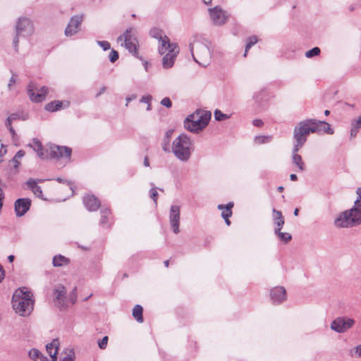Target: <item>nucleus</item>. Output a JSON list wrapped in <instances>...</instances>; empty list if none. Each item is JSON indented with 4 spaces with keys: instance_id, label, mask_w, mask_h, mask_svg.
<instances>
[{
    "instance_id": "1",
    "label": "nucleus",
    "mask_w": 361,
    "mask_h": 361,
    "mask_svg": "<svg viewBox=\"0 0 361 361\" xmlns=\"http://www.w3.org/2000/svg\"><path fill=\"white\" fill-rule=\"evenodd\" d=\"M321 131L330 135L334 133V130L328 123L316 119L304 120L299 122L295 127L293 130L295 142L292 150V162L298 167L299 171H305V166L302 157L298 154V151L305 145L307 136L310 133Z\"/></svg>"
},
{
    "instance_id": "2",
    "label": "nucleus",
    "mask_w": 361,
    "mask_h": 361,
    "mask_svg": "<svg viewBox=\"0 0 361 361\" xmlns=\"http://www.w3.org/2000/svg\"><path fill=\"white\" fill-rule=\"evenodd\" d=\"M34 295L26 287L18 288L12 298V307L16 314L21 317H28L34 309Z\"/></svg>"
},
{
    "instance_id": "3",
    "label": "nucleus",
    "mask_w": 361,
    "mask_h": 361,
    "mask_svg": "<svg viewBox=\"0 0 361 361\" xmlns=\"http://www.w3.org/2000/svg\"><path fill=\"white\" fill-rule=\"evenodd\" d=\"M336 228H352L361 224V202L355 200L354 205L350 209L338 214L334 219Z\"/></svg>"
},
{
    "instance_id": "4",
    "label": "nucleus",
    "mask_w": 361,
    "mask_h": 361,
    "mask_svg": "<svg viewBox=\"0 0 361 361\" xmlns=\"http://www.w3.org/2000/svg\"><path fill=\"white\" fill-rule=\"evenodd\" d=\"M171 149L178 160L186 162L190 159L193 152L192 142L190 137L183 133L173 140Z\"/></svg>"
},
{
    "instance_id": "5",
    "label": "nucleus",
    "mask_w": 361,
    "mask_h": 361,
    "mask_svg": "<svg viewBox=\"0 0 361 361\" xmlns=\"http://www.w3.org/2000/svg\"><path fill=\"white\" fill-rule=\"evenodd\" d=\"M211 116L210 111L197 109L186 117L184 126L190 132H198L208 125Z\"/></svg>"
},
{
    "instance_id": "6",
    "label": "nucleus",
    "mask_w": 361,
    "mask_h": 361,
    "mask_svg": "<svg viewBox=\"0 0 361 361\" xmlns=\"http://www.w3.org/2000/svg\"><path fill=\"white\" fill-rule=\"evenodd\" d=\"M190 51L194 61L204 66L206 65L201 63V61H205L207 62L211 56V52L207 45L201 41L198 37L195 36L191 39L189 44Z\"/></svg>"
},
{
    "instance_id": "7",
    "label": "nucleus",
    "mask_w": 361,
    "mask_h": 361,
    "mask_svg": "<svg viewBox=\"0 0 361 361\" xmlns=\"http://www.w3.org/2000/svg\"><path fill=\"white\" fill-rule=\"evenodd\" d=\"M118 42H121V45L123 46L135 57L142 60V57L139 55L137 50V39L135 28L133 27L127 28L123 34L118 37Z\"/></svg>"
},
{
    "instance_id": "8",
    "label": "nucleus",
    "mask_w": 361,
    "mask_h": 361,
    "mask_svg": "<svg viewBox=\"0 0 361 361\" xmlns=\"http://www.w3.org/2000/svg\"><path fill=\"white\" fill-rule=\"evenodd\" d=\"M34 32V25L31 20L26 17H20L18 19L16 25V35L13 44L17 50L20 37H28Z\"/></svg>"
},
{
    "instance_id": "9",
    "label": "nucleus",
    "mask_w": 361,
    "mask_h": 361,
    "mask_svg": "<svg viewBox=\"0 0 361 361\" xmlns=\"http://www.w3.org/2000/svg\"><path fill=\"white\" fill-rule=\"evenodd\" d=\"M178 53V44L171 43L166 46V53L162 58V66L164 69H169L173 66Z\"/></svg>"
},
{
    "instance_id": "10",
    "label": "nucleus",
    "mask_w": 361,
    "mask_h": 361,
    "mask_svg": "<svg viewBox=\"0 0 361 361\" xmlns=\"http://www.w3.org/2000/svg\"><path fill=\"white\" fill-rule=\"evenodd\" d=\"M355 321L347 317H338L334 319L331 324V329L338 334H343L351 329Z\"/></svg>"
},
{
    "instance_id": "11",
    "label": "nucleus",
    "mask_w": 361,
    "mask_h": 361,
    "mask_svg": "<svg viewBox=\"0 0 361 361\" xmlns=\"http://www.w3.org/2000/svg\"><path fill=\"white\" fill-rule=\"evenodd\" d=\"M48 93V88L45 86L40 88L35 82H30L27 85V94L31 101L41 102L45 99Z\"/></svg>"
},
{
    "instance_id": "12",
    "label": "nucleus",
    "mask_w": 361,
    "mask_h": 361,
    "mask_svg": "<svg viewBox=\"0 0 361 361\" xmlns=\"http://www.w3.org/2000/svg\"><path fill=\"white\" fill-rule=\"evenodd\" d=\"M150 35L152 37L157 39L159 41V45L158 47V51L160 54L166 53V46L168 44H171L170 39L166 36L164 32L157 28L154 27L150 30Z\"/></svg>"
},
{
    "instance_id": "13",
    "label": "nucleus",
    "mask_w": 361,
    "mask_h": 361,
    "mask_svg": "<svg viewBox=\"0 0 361 361\" xmlns=\"http://www.w3.org/2000/svg\"><path fill=\"white\" fill-rule=\"evenodd\" d=\"M47 152H48V156L51 158H67L70 159L72 150L68 147L54 145L49 147Z\"/></svg>"
},
{
    "instance_id": "14",
    "label": "nucleus",
    "mask_w": 361,
    "mask_h": 361,
    "mask_svg": "<svg viewBox=\"0 0 361 361\" xmlns=\"http://www.w3.org/2000/svg\"><path fill=\"white\" fill-rule=\"evenodd\" d=\"M82 20V15H75L72 16L65 29V35L66 37H71L77 34L80 30Z\"/></svg>"
},
{
    "instance_id": "15",
    "label": "nucleus",
    "mask_w": 361,
    "mask_h": 361,
    "mask_svg": "<svg viewBox=\"0 0 361 361\" xmlns=\"http://www.w3.org/2000/svg\"><path fill=\"white\" fill-rule=\"evenodd\" d=\"M209 13L210 18L214 25H221L227 20L228 16L220 6H215L212 8H209Z\"/></svg>"
},
{
    "instance_id": "16",
    "label": "nucleus",
    "mask_w": 361,
    "mask_h": 361,
    "mask_svg": "<svg viewBox=\"0 0 361 361\" xmlns=\"http://www.w3.org/2000/svg\"><path fill=\"white\" fill-rule=\"evenodd\" d=\"M169 221L171 227L175 233H178L180 224V207L172 205L170 208Z\"/></svg>"
},
{
    "instance_id": "17",
    "label": "nucleus",
    "mask_w": 361,
    "mask_h": 361,
    "mask_svg": "<svg viewBox=\"0 0 361 361\" xmlns=\"http://www.w3.org/2000/svg\"><path fill=\"white\" fill-rule=\"evenodd\" d=\"M31 200L29 198H19L14 202V209L17 216L25 215L30 209Z\"/></svg>"
},
{
    "instance_id": "18",
    "label": "nucleus",
    "mask_w": 361,
    "mask_h": 361,
    "mask_svg": "<svg viewBox=\"0 0 361 361\" xmlns=\"http://www.w3.org/2000/svg\"><path fill=\"white\" fill-rule=\"evenodd\" d=\"M270 298L275 304H279L286 300V291L283 286H276L270 291Z\"/></svg>"
},
{
    "instance_id": "19",
    "label": "nucleus",
    "mask_w": 361,
    "mask_h": 361,
    "mask_svg": "<svg viewBox=\"0 0 361 361\" xmlns=\"http://www.w3.org/2000/svg\"><path fill=\"white\" fill-rule=\"evenodd\" d=\"M66 290L64 286H59L54 290V297L56 300V305L61 309H66L68 305L65 300V295Z\"/></svg>"
},
{
    "instance_id": "20",
    "label": "nucleus",
    "mask_w": 361,
    "mask_h": 361,
    "mask_svg": "<svg viewBox=\"0 0 361 361\" xmlns=\"http://www.w3.org/2000/svg\"><path fill=\"white\" fill-rule=\"evenodd\" d=\"M83 204L90 212L96 211L100 206L99 200L94 195H86L83 197Z\"/></svg>"
},
{
    "instance_id": "21",
    "label": "nucleus",
    "mask_w": 361,
    "mask_h": 361,
    "mask_svg": "<svg viewBox=\"0 0 361 361\" xmlns=\"http://www.w3.org/2000/svg\"><path fill=\"white\" fill-rule=\"evenodd\" d=\"M27 146L32 148L37 154V156L42 159H47L49 157L48 152L44 151L43 145L42 142L37 138H33L31 143H29Z\"/></svg>"
},
{
    "instance_id": "22",
    "label": "nucleus",
    "mask_w": 361,
    "mask_h": 361,
    "mask_svg": "<svg viewBox=\"0 0 361 361\" xmlns=\"http://www.w3.org/2000/svg\"><path fill=\"white\" fill-rule=\"evenodd\" d=\"M59 347V341L54 339L50 343L47 344L46 350L49 354L52 361H57L56 355Z\"/></svg>"
},
{
    "instance_id": "23",
    "label": "nucleus",
    "mask_w": 361,
    "mask_h": 361,
    "mask_svg": "<svg viewBox=\"0 0 361 361\" xmlns=\"http://www.w3.org/2000/svg\"><path fill=\"white\" fill-rule=\"evenodd\" d=\"M273 221L276 227L274 231L276 232H279L281 231L283 226L284 225V218L282 215L281 212L276 210V209H273Z\"/></svg>"
},
{
    "instance_id": "24",
    "label": "nucleus",
    "mask_w": 361,
    "mask_h": 361,
    "mask_svg": "<svg viewBox=\"0 0 361 361\" xmlns=\"http://www.w3.org/2000/svg\"><path fill=\"white\" fill-rule=\"evenodd\" d=\"M233 207V202H228L226 206L223 204H219L218 209L222 210L221 216L222 218H229L232 215L231 209Z\"/></svg>"
},
{
    "instance_id": "25",
    "label": "nucleus",
    "mask_w": 361,
    "mask_h": 361,
    "mask_svg": "<svg viewBox=\"0 0 361 361\" xmlns=\"http://www.w3.org/2000/svg\"><path fill=\"white\" fill-rule=\"evenodd\" d=\"M100 212L102 215L99 221L100 225L108 227L109 226V219L111 215L110 210L108 208H102Z\"/></svg>"
},
{
    "instance_id": "26",
    "label": "nucleus",
    "mask_w": 361,
    "mask_h": 361,
    "mask_svg": "<svg viewBox=\"0 0 361 361\" xmlns=\"http://www.w3.org/2000/svg\"><path fill=\"white\" fill-rule=\"evenodd\" d=\"M63 102L61 101L55 100L46 104L44 109L47 111L54 112L56 111L60 110L63 106Z\"/></svg>"
},
{
    "instance_id": "27",
    "label": "nucleus",
    "mask_w": 361,
    "mask_h": 361,
    "mask_svg": "<svg viewBox=\"0 0 361 361\" xmlns=\"http://www.w3.org/2000/svg\"><path fill=\"white\" fill-rule=\"evenodd\" d=\"M142 312V307L140 305H136L133 309V316L139 323L143 322Z\"/></svg>"
},
{
    "instance_id": "28",
    "label": "nucleus",
    "mask_w": 361,
    "mask_h": 361,
    "mask_svg": "<svg viewBox=\"0 0 361 361\" xmlns=\"http://www.w3.org/2000/svg\"><path fill=\"white\" fill-rule=\"evenodd\" d=\"M53 265L54 267H62L69 263V259L63 255H56L53 258Z\"/></svg>"
},
{
    "instance_id": "29",
    "label": "nucleus",
    "mask_w": 361,
    "mask_h": 361,
    "mask_svg": "<svg viewBox=\"0 0 361 361\" xmlns=\"http://www.w3.org/2000/svg\"><path fill=\"white\" fill-rule=\"evenodd\" d=\"M351 126L350 137L353 138L357 135V133L361 128V115L358 117L357 120L352 122Z\"/></svg>"
},
{
    "instance_id": "30",
    "label": "nucleus",
    "mask_w": 361,
    "mask_h": 361,
    "mask_svg": "<svg viewBox=\"0 0 361 361\" xmlns=\"http://www.w3.org/2000/svg\"><path fill=\"white\" fill-rule=\"evenodd\" d=\"M25 153L23 150H19L16 152L14 157L12 159V162L14 164L13 167L18 169L20 165V159L25 156Z\"/></svg>"
},
{
    "instance_id": "31",
    "label": "nucleus",
    "mask_w": 361,
    "mask_h": 361,
    "mask_svg": "<svg viewBox=\"0 0 361 361\" xmlns=\"http://www.w3.org/2000/svg\"><path fill=\"white\" fill-rule=\"evenodd\" d=\"M42 355V353L36 348H32L28 353L29 357L34 361H38Z\"/></svg>"
},
{
    "instance_id": "32",
    "label": "nucleus",
    "mask_w": 361,
    "mask_h": 361,
    "mask_svg": "<svg viewBox=\"0 0 361 361\" xmlns=\"http://www.w3.org/2000/svg\"><path fill=\"white\" fill-rule=\"evenodd\" d=\"M65 356L60 361H74L75 353L73 349H66Z\"/></svg>"
},
{
    "instance_id": "33",
    "label": "nucleus",
    "mask_w": 361,
    "mask_h": 361,
    "mask_svg": "<svg viewBox=\"0 0 361 361\" xmlns=\"http://www.w3.org/2000/svg\"><path fill=\"white\" fill-rule=\"evenodd\" d=\"M274 233L276 235H278L279 239L284 243H288L292 239L291 235L288 233H283L281 232V231H279V232H276V231H274Z\"/></svg>"
},
{
    "instance_id": "34",
    "label": "nucleus",
    "mask_w": 361,
    "mask_h": 361,
    "mask_svg": "<svg viewBox=\"0 0 361 361\" xmlns=\"http://www.w3.org/2000/svg\"><path fill=\"white\" fill-rule=\"evenodd\" d=\"M257 42V38L256 36H252V37H250L248 39H247V44L245 46V53H244V56H246L247 55V53L248 51V50L254 45Z\"/></svg>"
},
{
    "instance_id": "35",
    "label": "nucleus",
    "mask_w": 361,
    "mask_h": 361,
    "mask_svg": "<svg viewBox=\"0 0 361 361\" xmlns=\"http://www.w3.org/2000/svg\"><path fill=\"white\" fill-rule=\"evenodd\" d=\"M321 52V50L319 47H315L305 52V56L308 59L312 58L314 56H319Z\"/></svg>"
},
{
    "instance_id": "36",
    "label": "nucleus",
    "mask_w": 361,
    "mask_h": 361,
    "mask_svg": "<svg viewBox=\"0 0 361 361\" xmlns=\"http://www.w3.org/2000/svg\"><path fill=\"white\" fill-rule=\"evenodd\" d=\"M214 118L218 121H221L230 118V116L223 114L220 110H215Z\"/></svg>"
},
{
    "instance_id": "37",
    "label": "nucleus",
    "mask_w": 361,
    "mask_h": 361,
    "mask_svg": "<svg viewBox=\"0 0 361 361\" xmlns=\"http://www.w3.org/2000/svg\"><path fill=\"white\" fill-rule=\"evenodd\" d=\"M271 140V136H257L255 142L258 144H263L269 142Z\"/></svg>"
},
{
    "instance_id": "38",
    "label": "nucleus",
    "mask_w": 361,
    "mask_h": 361,
    "mask_svg": "<svg viewBox=\"0 0 361 361\" xmlns=\"http://www.w3.org/2000/svg\"><path fill=\"white\" fill-rule=\"evenodd\" d=\"M97 44L104 50V51H106V50H109L111 48V44L109 42L107 41H99V40H97Z\"/></svg>"
},
{
    "instance_id": "39",
    "label": "nucleus",
    "mask_w": 361,
    "mask_h": 361,
    "mask_svg": "<svg viewBox=\"0 0 361 361\" xmlns=\"http://www.w3.org/2000/svg\"><path fill=\"white\" fill-rule=\"evenodd\" d=\"M109 58L110 61L114 63L118 59V53L116 50L112 49L109 53Z\"/></svg>"
},
{
    "instance_id": "40",
    "label": "nucleus",
    "mask_w": 361,
    "mask_h": 361,
    "mask_svg": "<svg viewBox=\"0 0 361 361\" xmlns=\"http://www.w3.org/2000/svg\"><path fill=\"white\" fill-rule=\"evenodd\" d=\"M149 195H150V197L154 200V204H157L158 192L157 191L156 188L154 187L149 190Z\"/></svg>"
},
{
    "instance_id": "41",
    "label": "nucleus",
    "mask_w": 361,
    "mask_h": 361,
    "mask_svg": "<svg viewBox=\"0 0 361 361\" xmlns=\"http://www.w3.org/2000/svg\"><path fill=\"white\" fill-rule=\"evenodd\" d=\"M109 338L108 336H104L103 338L98 342V345L100 349H105L106 348L108 343Z\"/></svg>"
},
{
    "instance_id": "42",
    "label": "nucleus",
    "mask_w": 361,
    "mask_h": 361,
    "mask_svg": "<svg viewBox=\"0 0 361 361\" xmlns=\"http://www.w3.org/2000/svg\"><path fill=\"white\" fill-rule=\"evenodd\" d=\"M173 130H168L165 133V137L164 140V145H167L169 144L170 138L172 135Z\"/></svg>"
},
{
    "instance_id": "43",
    "label": "nucleus",
    "mask_w": 361,
    "mask_h": 361,
    "mask_svg": "<svg viewBox=\"0 0 361 361\" xmlns=\"http://www.w3.org/2000/svg\"><path fill=\"white\" fill-rule=\"evenodd\" d=\"M161 104L166 106V108H171L172 106V102L169 97H164L161 101Z\"/></svg>"
},
{
    "instance_id": "44",
    "label": "nucleus",
    "mask_w": 361,
    "mask_h": 361,
    "mask_svg": "<svg viewBox=\"0 0 361 361\" xmlns=\"http://www.w3.org/2000/svg\"><path fill=\"white\" fill-rule=\"evenodd\" d=\"M8 118H9L10 121H11L12 122L15 121H17V120H19L21 118L20 114H17V113H15V114H11ZM27 119L26 117H22V120H25Z\"/></svg>"
},
{
    "instance_id": "45",
    "label": "nucleus",
    "mask_w": 361,
    "mask_h": 361,
    "mask_svg": "<svg viewBox=\"0 0 361 361\" xmlns=\"http://www.w3.org/2000/svg\"><path fill=\"white\" fill-rule=\"evenodd\" d=\"M26 185L32 190H34V187L37 185L36 180L32 178H30L26 181Z\"/></svg>"
},
{
    "instance_id": "46",
    "label": "nucleus",
    "mask_w": 361,
    "mask_h": 361,
    "mask_svg": "<svg viewBox=\"0 0 361 361\" xmlns=\"http://www.w3.org/2000/svg\"><path fill=\"white\" fill-rule=\"evenodd\" d=\"M32 191L38 197H40L42 195V188L39 185L34 187V190H32Z\"/></svg>"
},
{
    "instance_id": "47",
    "label": "nucleus",
    "mask_w": 361,
    "mask_h": 361,
    "mask_svg": "<svg viewBox=\"0 0 361 361\" xmlns=\"http://www.w3.org/2000/svg\"><path fill=\"white\" fill-rule=\"evenodd\" d=\"M265 92H264V90H260L259 92H255L254 94H253V99L256 101V102H259L260 99L259 97L262 96L263 97L264 95Z\"/></svg>"
},
{
    "instance_id": "48",
    "label": "nucleus",
    "mask_w": 361,
    "mask_h": 361,
    "mask_svg": "<svg viewBox=\"0 0 361 361\" xmlns=\"http://www.w3.org/2000/svg\"><path fill=\"white\" fill-rule=\"evenodd\" d=\"M152 99V96L145 95V96L142 97V98L140 99V102L147 104V103L151 102Z\"/></svg>"
},
{
    "instance_id": "49",
    "label": "nucleus",
    "mask_w": 361,
    "mask_h": 361,
    "mask_svg": "<svg viewBox=\"0 0 361 361\" xmlns=\"http://www.w3.org/2000/svg\"><path fill=\"white\" fill-rule=\"evenodd\" d=\"M253 125L257 127H261L263 125V122L260 119H255L253 121Z\"/></svg>"
},
{
    "instance_id": "50",
    "label": "nucleus",
    "mask_w": 361,
    "mask_h": 361,
    "mask_svg": "<svg viewBox=\"0 0 361 361\" xmlns=\"http://www.w3.org/2000/svg\"><path fill=\"white\" fill-rule=\"evenodd\" d=\"M16 83V77L14 75H12V77L10 78L9 83L8 85V87L9 89H11V86L13 85Z\"/></svg>"
},
{
    "instance_id": "51",
    "label": "nucleus",
    "mask_w": 361,
    "mask_h": 361,
    "mask_svg": "<svg viewBox=\"0 0 361 361\" xmlns=\"http://www.w3.org/2000/svg\"><path fill=\"white\" fill-rule=\"evenodd\" d=\"M5 276V271L3 267L0 264V283L3 281Z\"/></svg>"
},
{
    "instance_id": "52",
    "label": "nucleus",
    "mask_w": 361,
    "mask_h": 361,
    "mask_svg": "<svg viewBox=\"0 0 361 361\" xmlns=\"http://www.w3.org/2000/svg\"><path fill=\"white\" fill-rule=\"evenodd\" d=\"M76 290V288L75 287L74 290H73V295H71V302L73 304H74L76 301V295L75 293V290Z\"/></svg>"
},
{
    "instance_id": "53",
    "label": "nucleus",
    "mask_w": 361,
    "mask_h": 361,
    "mask_svg": "<svg viewBox=\"0 0 361 361\" xmlns=\"http://www.w3.org/2000/svg\"><path fill=\"white\" fill-rule=\"evenodd\" d=\"M356 194L357 195V199L360 202H361V188H358L356 190Z\"/></svg>"
},
{
    "instance_id": "54",
    "label": "nucleus",
    "mask_w": 361,
    "mask_h": 361,
    "mask_svg": "<svg viewBox=\"0 0 361 361\" xmlns=\"http://www.w3.org/2000/svg\"><path fill=\"white\" fill-rule=\"evenodd\" d=\"M12 121L9 120V118H6V120L5 121V126L6 127L9 129L11 127H12Z\"/></svg>"
},
{
    "instance_id": "55",
    "label": "nucleus",
    "mask_w": 361,
    "mask_h": 361,
    "mask_svg": "<svg viewBox=\"0 0 361 361\" xmlns=\"http://www.w3.org/2000/svg\"><path fill=\"white\" fill-rule=\"evenodd\" d=\"M106 91V87L105 86H103L99 92L96 94V97H99L102 94H103L104 92Z\"/></svg>"
},
{
    "instance_id": "56",
    "label": "nucleus",
    "mask_w": 361,
    "mask_h": 361,
    "mask_svg": "<svg viewBox=\"0 0 361 361\" xmlns=\"http://www.w3.org/2000/svg\"><path fill=\"white\" fill-rule=\"evenodd\" d=\"M355 353L358 356H361V344L356 347Z\"/></svg>"
},
{
    "instance_id": "57",
    "label": "nucleus",
    "mask_w": 361,
    "mask_h": 361,
    "mask_svg": "<svg viewBox=\"0 0 361 361\" xmlns=\"http://www.w3.org/2000/svg\"><path fill=\"white\" fill-rule=\"evenodd\" d=\"M135 98H136V96H135V95H134V94H133V95H132L131 97H127V98H126V102H127V103H126V106H128V102H130V101H132V100L135 99Z\"/></svg>"
},
{
    "instance_id": "58",
    "label": "nucleus",
    "mask_w": 361,
    "mask_h": 361,
    "mask_svg": "<svg viewBox=\"0 0 361 361\" xmlns=\"http://www.w3.org/2000/svg\"><path fill=\"white\" fill-rule=\"evenodd\" d=\"M141 61H142V63H143L145 71H148V62L147 61H145L143 58H142V60H141Z\"/></svg>"
},
{
    "instance_id": "59",
    "label": "nucleus",
    "mask_w": 361,
    "mask_h": 361,
    "mask_svg": "<svg viewBox=\"0 0 361 361\" xmlns=\"http://www.w3.org/2000/svg\"><path fill=\"white\" fill-rule=\"evenodd\" d=\"M144 166L146 167L149 166V162L148 158L147 157H145V159H144Z\"/></svg>"
},
{
    "instance_id": "60",
    "label": "nucleus",
    "mask_w": 361,
    "mask_h": 361,
    "mask_svg": "<svg viewBox=\"0 0 361 361\" xmlns=\"http://www.w3.org/2000/svg\"><path fill=\"white\" fill-rule=\"evenodd\" d=\"M9 130V132L11 133L12 137H13L15 135H16V131L15 130L13 129V127H11L9 129H8Z\"/></svg>"
},
{
    "instance_id": "61",
    "label": "nucleus",
    "mask_w": 361,
    "mask_h": 361,
    "mask_svg": "<svg viewBox=\"0 0 361 361\" xmlns=\"http://www.w3.org/2000/svg\"><path fill=\"white\" fill-rule=\"evenodd\" d=\"M290 178L291 180L295 181V180H297L298 177H297V176L295 174L292 173L290 176Z\"/></svg>"
},
{
    "instance_id": "62",
    "label": "nucleus",
    "mask_w": 361,
    "mask_h": 361,
    "mask_svg": "<svg viewBox=\"0 0 361 361\" xmlns=\"http://www.w3.org/2000/svg\"><path fill=\"white\" fill-rule=\"evenodd\" d=\"M38 360H39V361H48V358L42 355L41 356V357Z\"/></svg>"
},
{
    "instance_id": "63",
    "label": "nucleus",
    "mask_w": 361,
    "mask_h": 361,
    "mask_svg": "<svg viewBox=\"0 0 361 361\" xmlns=\"http://www.w3.org/2000/svg\"><path fill=\"white\" fill-rule=\"evenodd\" d=\"M14 258H15V257H14V256H13V255H9V256L8 257V262H11H11H13Z\"/></svg>"
},
{
    "instance_id": "64",
    "label": "nucleus",
    "mask_w": 361,
    "mask_h": 361,
    "mask_svg": "<svg viewBox=\"0 0 361 361\" xmlns=\"http://www.w3.org/2000/svg\"><path fill=\"white\" fill-rule=\"evenodd\" d=\"M298 213H299V209L298 208L295 209V210L293 212L294 216H297L298 215Z\"/></svg>"
}]
</instances>
